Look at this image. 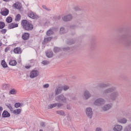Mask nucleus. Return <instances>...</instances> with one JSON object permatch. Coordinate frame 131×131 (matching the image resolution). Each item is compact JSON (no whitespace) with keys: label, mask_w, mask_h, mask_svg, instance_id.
Listing matches in <instances>:
<instances>
[{"label":"nucleus","mask_w":131,"mask_h":131,"mask_svg":"<svg viewBox=\"0 0 131 131\" xmlns=\"http://www.w3.org/2000/svg\"><path fill=\"white\" fill-rule=\"evenodd\" d=\"M0 13L3 16H7L9 14V10L5 9L4 10L1 11Z\"/></svg>","instance_id":"obj_19"},{"label":"nucleus","mask_w":131,"mask_h":131,"mask_svg":"<svg viewBox=\"0 0 131 131\" xmlns=\"http://www.w3.org/2000/svg\"><path fill=\"white\" fill-rule=\"evenodd\" d=\"M53 33H54V32H53V31L52 30H49L47 32V35H48V36H50L52 35V34H53Z\"/></svg>","instance_id":"obj_34"},{"label":"nucleus","mask_w":131,"mask_h":131,"mask_svg":"<svg viewBox=\"0 0 131 131\" xmlns=\"http://www.w3.org/2000/svg\"><path fill=\"white\" fill-rule=\"evenodd\" d=\"M85 131H89V130H88V129H85Z\"/></svg>","instance_id":"obj_54"},{"label":"nucleus","mask_w":131,"mask_h":131,"mask_svg":"<svg viewBox=\"0 0 131 131\" xmlns=\"http://www.w3.org/2000/svg\"><path fill=\"white\" fill-rule=\"evenodd\" d=\"M62 86H58L55 89V95L57 96L60 95L62 92Z\"/></svg>","instance_id":"obj_8"},{"label":"nucleus","mask_w":131,"mask_h":131,"mask_svg":"<svg viewBox=\"0 0 131 131\" xmlns=\"http://www.w3.org/2000/svg\"><path fill=\"white\" fill-rule=\"evenodd\" d=\"M54 53H59V52H61V49L58 47H55L54 48Z\"/></svg>","instance_id":"obj_30"},{"label":"nucleus","mask_w":131,"mask_h":131,"mask_svg":"<svg viewBox=\"0 0 131 131\" xmlns=\"http://www.w3.org/2000/svg\"><path fill=\"white\" fill-rule=\"evenodd\" d=\"M2 116L4 118L10 117V116H11V114H10L8 111H4L2 114Z\"/></svg>","instance_id":"obj_18"},{"label":"nucleus","mask_w":131,"mask_h":131,"mask_svg":"<svg viewBox=\"0 0 131 131\" xmlns=\"http://www.w3.org/2000/svg\"><path fill=\"white\" fill-rule=\"evenodd\" d=\"M12 21H13V19L11 17L9 16L6 18V22H7V23H11Z\"/></svg>","instance_id":"obj_33"},{"label":"nucleus","mask_w":131,"mask_h":131,"mask_svg":"<svg viewBox=\"0 0 131 131\" xmlns=\"http://www.w3.org/2000/svg\"><path fill=\"white\" fill-rule=\"evenodd\" d=\"M63 50L65 51H69L70 50V48L69 47L63 48Z\"/></svg>","instance_id":"obj_49"},{"label":"nucleus","mask_w":131,"mask_h":131,"mask_svg":"<svg viewBox=\"0 0 131 131\" xmlns=\"http://www.w3.org/2000/svg\"><path fill=\"white\" fill-rule=\"evenodd\" d=\"M10 94L11 95H16V92L15 89H12L10 91Z\"/></svg>","instance_id":"obj_40"},{"label":"nucleus","mask_w":131,"mask_h":131,"mask_svg":"<svg viewBox=\"0 0 131 131\" xmlns=\"http://www.w3.org/2000/svg\"><path fill=\"white\" fill-rule=\"evenodd\" d=\"M40 125H41V126H42V127L45 126V122H41V123H40Z\"/></svg>","instance_id":"obj_50"},{"label":"nucleus","mask_w":131,"mask_h":131,"mask_svg":"<svg viewBox=\"0 0 131 131\" xmlns=\"http://www.w3.org/2000/svg\"><path fill=\"white\" fill-rule=\"evenodd\" d=\"M15 20L16 22L20 21V20H21V15H20L19 14H17Z\"/></svg>","instance_id":"obj_26"},{"label":"nucleus","mask_w":131,"mask_h":131,"mask_svg":"<svg viewBox=\"0 0 131 131\" xmlns=\"http://www.w3.org/2000/svg\"><path fill=\"white\" fill-rule=\"evenodd\" d=\"M111 85V84L109 83H100L98 85V88L100 89H105L106 88H109Z\"/></svg>","instance_id":"obj_9"},{"label":"nucleus","mask_w":131,"mask_h":131,"mask_svg":"<svg viewBox=\"0 0 131 131\" xmlns=\"http://www.w3.org/2000/svg\"><path fill=\"white\" fill-rule=\"evenodd\" d=\"M25 67H26V68L27 69H29V68H30V67H31V66H26Z\"/></svg>","instance_id":"obj_51"},{"label":"nucleus","mask_w":131,"mask_h":131,"mask_svg":"<svg viewBox=\"0 0 131 131\" xmlns=\"http://www.w3.org/2000/svg\"><path fill=\"white\" fill-rule=\"evenodd\" d=\"M85 113L89 118H92L93 117V114H94V113L93 112L92 108L87 107L85 110Z\"/></svg>","instance_id":"obj_6"},{"label":"nucleus","mask_w":131,"mask_h":131,"mask_svg":"<svg viewBox=\"0 0 131 131\" xmlns=\"http://www.w3.org/2000/svg\"><path fill=\"white\" fill-rule=\"evenodd\" d=\"M46 56L48 58H53L54 56V53L53 51L48 50L46 52Z\"/></svg>","instance_id":"obj_15"},{"label":"nucleus","mask_w":131,"mask_h":131,"mask_svg":"<svg viewBox=\"0 0 131 131\" xmlns=\"http://www.w3.org/2000/svg\"><path fill=\"white\" fill-rule=\"evenodd\" d=\"M53 39V37H48L47 38H45L44 41L45 42H48V41H51Z\"/></svg>","instance_id":"obj_27"},{"label":"nucleus","mask_w":131,"mask_h":131,"mask_svg":"<svg viewBox=\"0 0 131 131\" xmlns=\"http://www.w3.org/2000/svg\"><path fill=\"white\" fill-rule=\"evenodd\" d=\"M21 26L23 29L26 31H31L33 29V25L27 20H23L21 21Z\"/></svg>","instance_id":"obj_2"},{"label":"nucleus","mask_w":131,"mask_h":131,"mask_svg":"<svg viewBox=\"0 0 131 131\" xmlns=\"http://www.w3.org/2000/svg\"><path fill=\"white\" fill-rule=\"evenodd\" d=\"M83 96L85 98V100H89V99L92 97V94H91L89 91L85 90L84 92Z\"/></svg>","instance_id":"obj_12"},{"label":"nucleus","mask_w":131,"mask_h":131,"mask_svg":"<svg viewBox=\"0 0 131 131\" xmlns=\"http://www.w3.org/2000/svg\"><path fill=\"white\" fill-rule=\"evenodd\" d=\"M28 17H29L30 18H31L32 19H37V18H38V16H37V15H36L35 13L32 11L28 12Z\"/></svg>","instance_id":"obj_10"},{"label":"nucleus","mask_w":131,"mask_h":131,"mask_svg":"<svg viewBox=\"0 0 131 131\" xmlns=\"http://www.w3.org/2000/svg\"><path fill=\"white\" fill-rule=\"evenodd\" d=\"M112 107V103L106 104L104 105L102 107V111L105 112L110 110Z\"/></svg>","instance_id":"obj_7"},{"label":"nucleus","mask_w":131,"mask_h":131,"mask_svg":"<svg viewBox=\"0 0 131 131\" xmlns=\"http://www.w3.org/2000/svg\"><path fill=\"white\" fill-rule=\"evenodd\" d=\"M56 114H58V115H61L62 116H65V113L64 111L60 110V111H57L56 112Z\"/></svg>","instance_id":"obj_23"},{"label":"nucleus","mask_w":131,"mask_h":131,"mask_svg":"<svg viewBox=\"0 0 131 131\" xmlns=\"http://www.w3.org/2000/svg\"><path fill=\"white\" fill-rule=\"evenodd\" d=\"M12 0H3L4 2H6V3H9V2H11Z\"/></svg>","instance_id":"obj_52"},{"label":"nucleus","mask_w":131,"mask_h":131,"mask_svg":"<svg viewBox=\"0 0 131 131\" xmlns=\"http://www.w3.org/2000/svg\"><path fill=\"white\" fill-rule=\"evenodd\" d=\"M42 8L43 9H45V10H46L47 11H49V9H48V8H47V6H46L45 5H42Z\"/></svg>","instance_id":"obj_47"},{"label":"nucleus","mask_w":131,"mask_h":131,"mask_svg":"<svg viewBox=\"0 0 131 131\" xmlns=\"http://www.w3.org/2000/svg\"><path fill=\"white\" fill-rule=\"evenodd\" d=\"M5 26H6V24H5V22L4 21L0 22V29H3V28H5Z\"/></svg>","instance_id":"obj_28"},{"label":"nucleus","mask_w":131,"mask_h":131,"mask_svg":"<svg viewBox=\"0 0 131 131\" xmlns=\"http://www.w3.org/2000/svg\"><path fill=\"white\" fill-rule=\"evenodd\" d=\"M61 88L62 91L63 90V91H68V90H69V86L68 85L61 86Z\"/></svg>","instance_id":"obj_32"},{"label":"nucleus","mask_w":131,"mask_h":131,"mask_svg":"<svg viewBox=\"0 0 131 131\" xmlns=\"http://www.w3.org/2000/svg\"><path fill=\"white\" fill-rule=\"evenodd\" d=\"M7 106L8 108L10 110L11 113H12L13 111H14V108L13 107H12V105H11V104H8Z\"/></svg>","instance_id":"obj_37"},{"label":"nucleus","mask_w":131,"mask_h":131,"mask_svg":"<svg viewBox=\"0 0 131 131\" xmlns=\"http://www.w3.org/2000/svg\"><path fill=\"white\" fill-rule=\"evenodd\" d=\"M59 33H60V34H63L64 33H66L65 29L63 27H61L60 29Z\"/></svg>","instance_id":"obj_35"},{"label":"nucleus","mask_w":131,"mask_h":131,"mask_svg":"<svg viewBox=\"0 0 131 131\" xmlns=\"http://www.w3.org/2000/svg\"><path fill=\"white\" fill-rule=\"evenodd\" d=\"M9 86H10V85L8 84H3L2 85V89L3 90H7L9 89Z\"/></svg>","instance_id":"obj_29"},{"label":"nucleus","mask_w":131,"mask_h":131,"mask_svg":"<svg viewBox=\"0 0 131 131\" xmlns=\"http://www.w3.org/2000/svg\"><path fill=\"white\" fill-rule=\"evenodd\" d=\"M103 95H108L110 94L108 96V101H116L120 96V93L117 89L115 86L109 88L104 90L102 92Z\"/></svg>","instance_id":"obj_1"},{"label":"nucleus","mask_w":131,"mask_h":131,"mask_svg":"<svg viewBox=\"0 0 131 131\" xmlns=\"http://www.w3.org/2000/svg\"><path fill=\"white\" fill-rule=\"evenodd\" d=\"M75 41L73 39H71L68 41V45H74Z\"/></svg>","instance_id":"obj_38"},{"label":"nucleus","mask_w":131,"mask_h":131,"mask_svg":"<svg viewBox=\"0 0 131 131\" xmlns=\"http://www.w3.org/2000/svg\"><path fill=\"white\" fill-rule=\"evenodd\" d=\"M9 65L11 66H16L17 65V61L16 60H12L9 62Z\"/></svg>","instance_id":"obj_25"},{"label":"nucleus","mask_w":131,"mask_h":131,"mask_svg":"<svg viewBox=\"0 0 131 131\" xmlns=\"http://www.w3.org/2000/svg\"><path fill=\"white\" fill-rule=\"evenodd\" d=\"M13 7L15 8V9H17V10H21V8H22V4L19 2H16L13 5Z\"/></svg>","instance_id":"obj_14"},{"label":"nucleus","mask_w":131,"mask_h":131,"mask_svg":"<svg viewBox=\"0 0 131 131\" xmlns=\"http://www.w3.org/2000/svg\"><path fill=\"white\" fill-rule=\"evenodd\" d=\"M1 64L4 68H7V67H8V65L7 64V63H6V61H5V60H2Z\"/></svg>","instance_id":"obj_31"},{"label":"nucleus","mask_w":131,"mask_h":131,"mask_svg":"<svg viewBox=\"0 0 131 131\" xmlns=\"http://www.w3.org/2000/svg\"><path fill=\"white\" fill-rule=\"evenodd\" d=\"M20 106H21V103H19V102H17V103H16L15 104H14V107L15 108H19V107H20Z\"/></svg>","instance_id":"obj_43"},{"label":"nucleus","mask_w":131,"mask_h":131,"mask_svg":"<svg viewBox=\"0 0 131 131\" xmlns=\"http://www.w3.org/2000/svg\"><path fill=\"white\" fill-rule=\"evenodd\" d=\"M7 30L6 29H3L1 30V33H2V34H6V33L7 32Z\"/></svg>","instance_id":"obj_42"},{"label":"nucleus","mask_w":131,"mask_h":131,"mask_svg":"<svg viewBox=\"0 0 131 131\" xmlns=\"http://www.w3.org/2000/svg\"><path fill=\"white\" fill-rule=\"evenodd\" d=\"M72 15L69 14L68 15H66L62 17V20L65 22H67L68 21H71L72 20Z\"/></svg>","instance_id":"obj_11"},{"label":"nucleus","mask_w":131,"mask_h":131,"mask_svg":"<svg viewBox=\"0 0 131 131\" xmlns=\"http://www.w3.org/2000/svg\"><path fill=\"white\" fill-rule=\"evenodd\" d=\"M2 42H0V47H2Z\"/></svg>","instance_id":"obj_53"},{"label":"nucleus","mask_w":131,"mask_h":131,"mask_svg":"<svg viewBox=\"0 0 131 131\" xmlns=\"http://www.w3.org/2000/svg\"><path fill=\"white\" fill-rule=\"evenodd\" d=\"M55 107H57V103H52L50 104L48 108V109H52V108H55Z\"/></svg>","instance_id":"obj_24"},{"label":"nucleus","mask_w":131,"mask_h":131,"mask_svg":"<svg viewBox=\"0 0 131 131\" xmlns=\"http://www.w3.org/2000/svg\"><path fill=\"white\" fill-rule=\"evenodd\" d=\"M38 75H39V72L37 70H33L31 71L30 73V78H35V77H37Z\"/></svg>","instance_id":"obj_5"},{"label":"nucleus","mask_w":131,"mask_h":131,"mask_svg":"<svg viewBox=\"0 0 131 131\" xmlns=\"http://www.w3.org/2000/svg\"><path fill=\"white\" fill-rule=\"evenodd\" d=\"M30 36V34L29 33H25L22 35V38L24 40H27L29 39Z\"/></svg>","instance_id":"obj_16"},{"label":"nucleus","mask_w":131,"mask_h":131,"mask_svg":"<svg viewBox=\"0 0 131 131\" xmlns=\"http://www.w3.org/2000/svg\"><path fill=\"white\" fill-rule=\"evenodd\" d=\"M13 114H15V115H18L21 113V109L18 108L16 110H14L13 111L12 113Z\"/></svg>","instance_id":"obj_22"},{"label":"nucleus","mask_w":131,"mask_h":131,"mask_svg":"<svg viewBox=\"0 0 131 131\" xmlns=\"http://www.w3.org/2000/svg\"><path fill=\"white\" fill-rule=\"evenodd\" d=\"M95 131H103V129H102L101 127H98L96 128Z\"/></svg>","instance_id":"obj_44"},{"label":"nucleus","mask_w":131,"mask_h":131,"mask_svg":"<svg viewBox=\"0 0 131 131\" xmlns=\"http://www.w3.org/2000/svg\"><path fill=\"white\" fill-rule=\"evenodd\" d=\"M3 112V107L0 106V116L2 115V113Z\"/></svg>","instance_id":"obj_48"},{"label":"nucleus","mask_w":131,"mask_h":131,"mask_svg":"<svg viewBox=\"0 0 131 131\" xmlns=\"http://www.w3.org/2000/svg\"><path fill=\"white\" fill-rule=\"evenodd\" d=\"M49 86H50V84H45L43 85V89H48V88H49Z\"/></svg>","instance_id":"obj_45"},{"label":"nucleus","mask_w":131,"mask_h":131,"mask_svg":"<svg viewBox=\"0 0 131 131\" xmlns=\"http://www.w3.org/2000/svg\"><path fill=\"white\" fill-rule=\"evenodd\" d=\"M16 27H18V24H16V23H12L10 24L8 26L9 29H12V28H15Z\"/></svg>","instance_id":"obj_17"},{"label":"nucleus","mask_w":131,"mask_h":131,"mask_svg":"<svg viewBox=\"0 0 131 131\" xmlns=\"http://www.w3.org/2000/svg\"><path fill=\"white\" fill-rule=\"evenodd\" d=\"M113 129L114 131H121L123 129V127L120 125L117 124L114 126Z\"/></svg>","instance_id":"obj_13"},{"label":"nucleus","mask_w":131,"mask_h":131,"mask_svg":"<svg viewBox=\"0 0 131 131\" xmlns=\"http://www.w3.org/2000/svg\"><path fill=\"white\" fill-rule=\"evenodd\" d=\"M67 109L68 110H71V106L69 104L67 105Z\"/></svg>","instance_id":"obj_46"},{"label":"nucleus","mask_w":131,"mask_h":131,"mask_svg":"<svg viewBox=\"0 0 131 131\" xmlns=\"http://www.w3.org/2000/svg\"><path fill=\"white\" fill-rule=\"evenodd\" d=\"M13 52L15 54H21L22 50H21V48L17 47L14 49Z\"/></svg>","instance_id":"obj_20"},{"label":"nucleus","mask_w":131,"mask_h":131,"mask_svg":"<svg viewBox=\"0 0 131 131\" xmlns=\"http://www.w3.org/2000/svg\"><path fill=\"white\" fill-rule=\"evenodd\" d=\"M105 103H106L105 99L100 98L95 100L94 102V105H95V106H102V105H104Z\"/></svg>","instance_id":"obj_4"},{"label":"nucleus","mask_w":131,"mask_h":131,"mask_svg":"<svg viewBox=\"0 0 131 131\" xmlns=\"http://www.w3.org/2000/svg\"><path fill=\"white\" fill-rule=\"evenodd\" d=\"M0 99H1V96H0Z\"/></svg>","instance_id":"obj_55"},{"label":"nucleus","mask_w":131,"mask_h":131,"mask_svg":"<svg viewBox=\"0 0 131 131\" xmlns=\"http://www.w3.org/2000/svg\"><path fill=\"white\" fill-rule=\"evenodd\" d=\"M56 102L59 103H67V98L63 94H60L56 96L55 98Z\"/></svg>","instance_id":"obj_3"},{"label":"nucleus","mask_w":131,"mask_h":131,"mask_svg":"<svg viewBox=\"0 0 131 131\" xmlns=\"http://www.w3.org/2000/svg\"><path fill=\"white\" fill-rule=\"evenodd\" d=\"M118 122H119V123H126L127 122V120L126 119L123 118L121 119H119L118 120Z\"/></svg>","instance_id":"obj_21"},{"label":"nucleus","mask_w":131,"mask_h":131,"mask_svg":"<svg viewBox=\"0 0 131 131\" xmlns=\"http://www.w3.org/2000/svg\"><path fill=\"white\" fill-rule=\"evenodd\" d=\"M56 106H57L58 108H61L63 106V103L60 102L56 103Z\"/></svg>","instance_id":"obj_41"},{"label":"nucleus","mask_w":131,"mask_h":131,"mask_svg":"<svg viewBox=\"0 0 131 131\" xmlns=\"http://www.w3.org/2000/svg\"><path fill=\"white\" fill-rule=\"evenodd\" d=\"M124 131H131V124H129L127 127H125Z\"/></svg>","instance_id":"obj_36"},{"label":"nucleus","mask_w":131,"mask_h":131,"mask_svg":"<svg viewBox=\"0 0 131 131\" xmlns=\"http://www.w3.org/2000/svg\"><path fill=\"white\" fill-rule=\"evenodd\" d=\"M42 64H43V65H49V64H50V61L48 60H43L42 61Z\"/></svg>","instance_id":"obj_39"}]
</instances>
